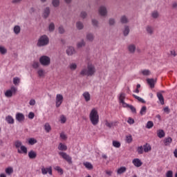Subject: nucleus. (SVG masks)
<instances>
[{
  "label": "nucleus",
  "instance_id": "obj_8",
  "mask_svg": "<svg viewBox=\"0 0 177 177\" xmlns=\"http://www.w3.org/2000/svg\"><path fill=\"white\" fill-rule=\"evenodd\" d=\"M98 13L102 17H106V16H107V8H106V6H101L99 8Z\"/></svg>",
  "mask_w": 177,
  "mask_h": 177
},
{
  "label": "nucleus",
  "instance_id": "obj_35",
  "mask_svg": "<svg viewBox=\"0 0 177 177\" xmlns=\"http://www.w3.org/2000/svg\"><path fill=\"white\" fill-rule=\"evenodd\" d=\"M68 67L72 71H75V70H77V66L75 63H71L69 64Z\"/></svg>",
  "mask_w": 177,
  "mask_h": 177
},
{
  "label": "nucleus",
  "instance_id": "obj_40",
  "mask_svg": "<svg viewBox=\"0 0 177 177\" xmlns=\"http://www.w3.org/2000/svg\"><path fill=\"white\" fill-rule=\"evenodd\" d=\"M157 135H158V138H164V136H165V133L164 132V130H159V131H158Z\"/></svg>",
  "mask_w": 177,
  "mask_h": 177
},
{
  "label": "nucleus",
  "instance_id": "obj_14",
  "mask_svg": "<svg viewBox=\"0 0 177 177\" xmlns=\"http://www.w3.org/2000/svg\"><path fill=\"white\" fill-rule=\"evenodd\" d=\"M66 53L68 56H73V55H75V49L73 46H70L66 49Z\"/></svg>",
  "mask_w": 177,
  "mask_h": 177
},
{
  "label": "nucleus",
  "instance_id": "obj_49",
  "mask_svg": "<svg viewBox=\"0 0 177 177\" xmlns=\"http://www.w3.org/2000/svg\"><path fill=\"white\" fill-rule=\"evenodd\" d=\"M153 126H154V123H153V122L148 121L147 123L146 128H147L148 129H150L153 128Z\"/></svg>",
  "mask_w": 177,
  "mask_h": 177
},
{
  "label": "nucleus",
  "instance_id": "obj_6",
  "mask_svg": "<svg viewBox=\"0 0 177 177\" xmlns=\"http://www.w3.org/2000/svg\"><path fill=\"white\" fill-rule=\"evenodd\" d=\"M58 154L62 157L64 160H65L68 164L71 165L73 164V158L70 156V155L67 154L66 152H59Z\"/></svg>",
  "mask_w": 177,
  "mask_h": 177
},
{
  "label": "nucleus",
  "instance_id": "obj_51",
  "mask_svg": "<svg viewBox=\"0 0 177 177\" xmlns=\"http://www.w3.org/2000/svg\"><path fill=\"white\" fill-rule=\"evenodd\" d=\"M21 2H23V0H12L11 1V3H12V5H19V3H21Z\"/></svg>",
  "mask_w": 177,
  "mask_h": 177
},
{
  "label": "nucleus",
  "instance_id": "obj_28",
  "mask_svg": "<svg viewBox=\"0 0 177 177\" xmlns=\"http://www.w3.org/2000/svg\"><path fill=\"white\" fill-rule=\"evenodd\" d=\"M125 172H127V167H121L117 171L118 175H121L122 174H124Z\"/></svg>",
  "mask_w": 177,
  "mask_h": 177
},
{
  "label": "nucleus",
  "instance_id": "obj_60",
  "mask_svg": "<svg viewBox=\"0 0 177 177\" xmlns=\"http://www.w3.org/2000/svg\"><path fill=\"white\" fill-rule=\"evenodd\" d=\"M19 82H20V79L19 77H14L13 84L15 85H17V84H19Z\"/></svg>",
  "mask_w": 177,
  "mask_h": 177
},
{
  "label": "nucleus",
  "instance_id": "obj_58",
  "mask_svg": "<svg viewBox=\"0 0 177 177\" xmlns=\"http://www.w3.org/2000/svg\"><path fill=\"white\" fill-rule=\"evenodd\" d=\"M166 177H174V172L171 170L166 173Z\"/></svg>",
  "mask_w": 177,
  "mask_h": 177
},
{
  "label": "nucleus",
  "instance_id": "obj_39",
  "mask_svg": "<svg viewBox=\"0 0 177 177\" xmlns=\"http://www.w3.org/2000/svg\"><path fill=\"white\" fill-rule=\"evenodd\" d=\"M48 30L50 32H53L55 31V24L51 22L48 26Z\"/></svg>",
  "mask_w": 177,
  "mask_h": 177
},
{
  "label": "nucleus",
  "instance_id": "obj_56",
  "mask_svg": "<svg viewBox=\"0 0 177 177\" xmlns=\"http://www.w3.org/2000/svg\"><path fill=\"white\" fill-rule=\"evenodd\" d=\"M60 121H61V124H65L66 121H67V119L64 117V115H62L60 117Z\"/></svg>",
  "mask_w": 177,
  "mask_h": 177
},
{
  "label": "nucleus",
  "instance_id": "obj_17",
  "mask_svg": "<svg viewBox=\"0 0 177 177\" xmlns=\"http://www.w3.org/2000/svg\"><path fill=\"white\" fill-rule=\"evenodd\" d=\"M105 125L108 128H113V127H117V122H109V121H105Z\"/></svg>",
  "mask_w": 177,
  "mask_h": 177
},
{
  "label": "nucleus",
  "instance_id": "obj_30",
  "mask_svg": "<svg viewBox=\"0 0 177 177\" xmlns=\"http://www.w3.org/2000/svg\"><path fill=\"white\" fill-rule=\"evenodd\" d=\"M171 143H172V138L168 137L165 139V140H164L165 145L169 146V145H171Z\"/></svg>",
  "mask_w": 177,
  "mask_h": 177
},
{
  "label": "nucleus",
  "instance_id": "obj_21",
  "mask_svg": "<svg viewBox=\"0 0 177 177\" xmlns=\"http://www.w3.org/2000/svg\"><path fill=\"white\" fill-rule=\"evenodd\" d=\"M120 22L122 24H127V23H129V19H128V17L126 15H123L120 17Z\"/></svg>",
  "mask_w": 177,
  "mask_h": 177
},
{
  "label": "nucleus",
  "instance_id": "obj_3",
  "mask_svg": "<svg viewBox=\"0 0 177 177\" xmlns=\"http://www.w3.org/2000/svg\"><path fill=\"white\" fill-rule=\"evenodd\" d=\"M49 45V37L46 35H41L37 43V46L42 48V46H47Z\"/></svg>",
  "mask_w": 177,
  "mask_h": 177
},
{
  "label": "nucleus",
  "instance_id": "obj_19",
  "mask_svg": "<svg viewBox=\"0 0 177 177\" xmlns=\"http://www.w3.org/2000/svg\"><path fill=\"white\" fill-rule=\"evenodd\" d=\"M156 82L157 80L154 79H147V82L150 86V88H154Z\"/></svg>",
  "mask_w": 177,
  "mask_h": 177
},
{
  "label": "nucleus",
  "instance_id": "obj_31",
  "mask_svg": "<svg viewBox=\"0 0 177 177\" xmlns=\"http://www.w3.org/2000/svg\"><path fill=\"white\" fill-rule=\"evenodd\" d=\"M142 148L144 149L145 153H149V151L151 150V147L149 145V144L143 145Z\"/></svg>",
  "mask_w": 177,
  "mask_h": 177
},
{
  "label": "nucleus",
  "instance_id": "obj_32",
  "mask_svg": "<svg viewBox=\"0 0 177 177\" xmlns=\"http://www.w3.org/2000/svg\"><path fill=\"white\" fill-rule=\"evenodd\" d=\"M6 174L8 176L12 175L13 174V167H9L6 169Z\"/></svg>",
  "mask_w": 177,
  "mask_h": 177
},
{
  "label": "nucleus",
  "instance_id": "obj_18",
  "mask_svg": "<svg viewBox=\"0 0 177 177\" xmlns=\"http://www.w3.org/2000/svg\"><path fill=\"white\" fill-rule=\"evenodd\" d=\"M127 49L130 53H133L136 50V46L135 44H129Z\"/></svg>",
  "mask_w": 177,
  "mask_h": 177
},
{
  "label": "nucleus",
  "instance_id": "obj_53",
  "mask_svg": "<svg viewBox=\"0 0 177 177\" xmlns=\"http://www.w3.org/2000/svg\"><path fill=\"white\" fill-rule=\"evenodd\" d=\"M86 16H88V13H86V12H85V11L81 12L80 17H82V19H86Z\"/></svg>",
  "mask_w": 177,
  "mask_h": 177
},
{
  "label": "nucleus",
  "instance_id": "obj_36",
  "mask_svg": "<svg viewBox=\"0 0 177 177\" xmlns=\"http://www.w3.org/2000/svg\"><path fill=\"white\" fill-rule=\"evenodd\" d=\"M147 111V107H146V106H143L140 111V115H145Z\"/></svg>",
  "mask_w": 177,
  "mask_h": 177
},
{
  "label": "nucleus",
  "instance_id": "obj_25",
  "mask_svg": "<svg viewBox=\"0 0 177 177\" xmlns=\"http://www.w3.org/2000/svg\"><path fill=\"white\" fill-rule=\"evenodd\" d=\"M6 121L8 124H15V119L11 115H8L6 117Z\"/></svg>",
  "mask_w": 177,
  "mask_h": 177
},
{
  "label": "nucleus",
  "instance_id": "obj_38",
  "mask_svg": "<svg viewBox=\"0 0 177 177\" xmlns=\"http://www.w3.org/2000/svg\"><path fill=\"white\" fill-rule=\"evenodd\" d=\"M76 27L77 30H82V28H84V23L82 21H77L76 23Z\"/></svg>",
  "mask_w": 177,
  "mask_h": 177
},
{
  "label": "nucleus",
  "instance_id": "obj_27",
  "mask_svg": "<svg viewBox=\"0 0 177 177\" xmlns=\"http://www.w3.org/2000/svg\"><path fill=\"white\" fill-rule=\"evenodd\" d=\"M13 31L16 35H19L20 31H21V28H20V26L17 25L14 27Z\"/></svg>",
  "mask_w": 177,
  "mask_h": 177
},
{
  "label": "nucleus",
  "instance_id": "obj_23",
  "mask_svg": "<svg viewBox=\"0 0 177 177\" xmlns=\"http://www.w3.org/2000/svg\"><path fill=\"white\" fill-rule=\"evenodd\" d=\"M83 97L84 98V100H86V102H89V100H91V94L88 91H85L83 93Z\"/></svg>",
  "mask_w": 177,
  "mask_h": 177
},
{
  "label": "nucleus",
  "instance_id": "obj_57",
  "mask_svg": "<svg viewBox=\"0 0 177 177\" xmlns=\"http://www.w3.org/2000/svg\"><path fill=\"white\" fill-rule=\"evenodd\" d=\"M142 74L144 75H150V71L147 69L143 70L142 71Z\"/></svg>",
  "mask_w": 177,
  "mask_h": 177
},
{
  "label": "nucleus",
  "instance_id": "obj_11",
  "mask_svg": "<svg viewBox=\"0 0 177 177\" xmlns=\"http://www.w3.org/2000/svg\"><path fill=\"white\" fill-rule=\"evenodd\" d=\"M132 162H133V165L135 167H137L138 168H139V167H142V165H143V162H142V160H140V159H139V158L133 159Z\"/></svg>",
  "mask_w": 177,
  "mask_h": 177
},
{
  "label": "nucleus",
  "instance_id": "obj_20",
  "mask_svg": "<svg viewBox=\"0 0 177 177\" xmlns=\"http://www.w3.org/2000/svg\"><path fill=\"white\" fill-rule=\"evenodd\" d=\"M28 156L29 158H30V160H34L37 158V152L34 151L33 150H31L30 151L28 152Z\"/></svg>",
  "mask_w": 177,
  "mask_h": 177
},
{
  "label": "nucleus",
  "instance_id": "obj_9",
  "mask_svg": "<svg viewBox=\"0 0 177 177\" xmlns=\"http://www.w3.org/2000/svg\"><path fill=\"white\" fill-rule=\"evenodd\" d=\"M63 103V95L62 94H57L56 95V107H60Z\"/></svg>",
  "mask_w": 177,
  "mask_h": 177
},
{
  "label": "nucleus",
  "instance_id": "obj_12",
  "mask_svg": "<svg viewBox=\"0 0 177 177\" xmlns=\"http://www.w3.org/2000/svg\"><path fill=\"white\" fill-rule=\"evenodd\" d=\"M15 118L19 122H22V121H24L25 120L24 115L21 113H17L16 114Z\"/></svg>",
  "mask_w": 177,
  "mask_h": 177
},
{
  "label": "nucleus",
  "instance_id": "obj_46",
  "mask_svg": "<svg viewBox=\"0 0 177 177\" xmlns=\"http://www.w3.org/2000/svg\"><path fill=\"white\" fill-rule=\"evenodd\" d=\"M37 74L39 77H45V71H44V69H39L37 71Z\"/></svg>",
  "mask_w": 177,
  "mask_h": 177
},
{
  "label": "nucleus",
  "instance_id": "obj_55",
  "mask_svg": "<svg viewBox=\"0 0 177 177\" xmlns=\"http://www.w3.org/2000/svg\"><path fill=\"white\" fill-rule=\"evenodd\" d=\"M126 142L127 143H131L132 142V136L129 135L126 137Z\"/></svg>",
  "mask_w": 177,
  "mask_h": 177
},
{
  "label": "nucleus",
  "instance_id": "obj_64",
  "mask_svg": "<svg viewBox=\"0 0 177 177\" xmlns=\"http://www.w3.org/2000/svg\"><path fill=\"white\" fill-rule=\"evenodd\" d=\"M170 56H173V57H176V52L175 51V50H170Z\"/></svg>",
  "mask_w": 177,
  "mask_h": 177
},
{
  "label": "nucleus",
  "instance_id": "obj_26",
  "mask_svg": "<svg viewBox=\"0 0 177 177\" xmlns=\"http://www.w3.org/2000/svg\"><path fill=\"white\" fill-rule=\"evenodd\" d=\"M85 45H86V43L85 42V40H84V39H82L80 41L77 42V48H78L80 49V48H84V46H85Z\"/></svg>",
  "mask_w": 177,
  "mask_h": 177
},
{
  "label": "nucleus",
  "instance_id": "obj_47",
  "mask_svg": "<svg viewBox=\"0 0 177 177\" xmlns=\"http://www.w3.org/2000/svg\"><path fill=\"white\" fill-rule=\"evenodd\" d=\"M58 32L59 34H64L66 32V30H64V27L63 26H59L58 28Z\"/></svg>",
  "mask_w": 177,
  "mask_h": 177
},
{
  "label": "nucleus",
  "instance_id": "obj_16",
  "mask_svg": "<svg viewBox=\"0 0 177 177\" xmlns=\"http://www.w3.org/2000/svg\"><path fill=\"white\" fill-rule=\"evenodd\" d=\"M49 15H50V8H49V7H47L44 10L43 17L44 19H48V17H49Z\"/></svg>",
  "mask_w": 177,
  "mask_h": 177
},
{
  "label": "nucleus",
  "instance_id": "obj_50",
  "mask_svg": "<svg viewBox=\"0 0 177 177\" xmlns=\"http://www.w3.org/2000/svg\"><path fill=\"white\" fill-rule=\"evenodd\" d=\"M28 143L29 145H31V146H32L33 145H35V143H37V140H35V138H30L28 140Z\"/></svg>",
  "mask_w": 177,
  "mask_h": 177
},
{
  "label": "nucleus",
  "instance_id": "obj_54",
  "mask_svg": "<svg viewBox=\"0 0 177 177\" xmlns=\"http://www.w3.org/2000/svg\"><path fill=\"white\" fill-rule=\"evenodd\" d=\"M143 151L144 149L142 146L138 147L137 149V151L138 154H143Z\"/></svg>",
  "mask_w": 177,
  "mask_h": 177
},
{
  "label": "nucleus",
  "instance_id": "obj_7",
  "mask_svg": "<svg viewBox=\"0 0 177 177\" xmlns=\"http://www.w3.org/2000/svg\"><path fill=\"white\" fill-rule=\"evenodd\" d=\"M17 91V88H16L15 86L11 87V89L7 90L5 93V96L6 97H12L13 96V93H16Z\"/></svg>",
  "mask_w": 177,
  "mask_h": 177
},
{
  "label": "nucleus",
  "instance_id": "obj_45",
  "mask_svg": "<svg viewBox=\"0 0 177 177\" xmlns=\"http://www.w3.org/2000/svg\"><path fill=\"white\" fill-rule=\"evenodd\" d=\"M52 3L54 8H57L60 5V0H53Z\"/></svg>",
  "mask_w": 177,
  "mask_h": 177
},
{
  "label": "nucleus",
  "instance_id": "obj_43",
  "mask_svg": "<svg viewBox=\"0 0 177 177\" xmlns=\"http://www.w3.org/2000/svg\"><path fill=\"white\" fill-rule=\"evenodd\" d=\"M133 97H135V99L138 100V102H140L141 103H146V101H145V100H143V98H142L135 94H133Z\"/></svg>",
  "mask_w": 177,
  "mask_h": 177
},
{
  "label": "nucleus",
  "instance_id": "obj_63",
  "mask_svg": "<svg viewBox=\"0 0 177 177\" xmlns=\"http://www.w3.org/2000/svg\"><path fill=\"white\" fill-rule=\"evenodd\" d=\"M129 109L132 111V113H136V108L132 105H129Z\"/></svg>",
  "mask_w": 177,
  "mask_h": 177
},
{
  "label": "nucleus",
  "instance_id": "obj_34",
  "mask_svg": "<svg viewBox=\"0 0 177 177\" xmlns=\"http://www.w3.org/2000/svg\"><path fill=\"white\" fill-rule=\"evenodd\" d=\"M84 167L87 168V169H93V165L89 162H85L83 163Z\"/></svg>",
  "mask_w": 177,
  "mask_h": 177
},
{
  "label": "nucleus",
  "instance_id": "obj_4",
  "mask_svg": "<svg viewBox=\"0 0 177 177\" xmlns=\"http://www.w3.org/2000/svg\"><path fill=\"white\" fill-rule=\"evenodd\" d=\"M15 146L16 149H17V153H19V154H27V147L23 145L21 141L17 140L15 142Z\"/></svg>",
  "mask_w": 177,
  "mask_h": 177
},
{
  "label": "nucleus",
  "instance_id": "obj_24",
  "mask_svg": "<svg viewBox=\"0 0 177 177\" xmlns=\"http://www.w3.org/2000/svg\"><path fill=\"white\" fill-rule=\"evenodd\" d=\"M157 97L158 98L160 104L164 105V96H162V94L161 93H157Z\"/></svg>",
  "mask_w": 177,
  "mask_h": 177
},
{
  "label": "nucleus",
  "instance_id": "obj_29",
  "mask_svg": "<svg viewBox=\"0 0 177 177\" xmlns=\"http://www.w3.org/2000/svg\"><path fill=\"white\" fill-rule=\"evenodd\" d=\"M58 150H61L62 151H66V150H67V146L63 143H59L58 146Z\"/></svg>",
  "mask_w": 177,
  "mask_h": 177
},
{
  "label": "nucleus",
  "instance_id": "obj_33",
  "mask_svg": "<svg viewBox=\"0 0 177 177\" xmlns=\"http://www.w3.org/2000/svg\"><path fill=\"white\" fill-rule=\"evenodd\" d=\"M129 26H124V30H123V35L124 37H127V35L129 34Z\"/></svg>",
  "mask_w": 177,
  "mask_h": 177
},
{
  "label": "nucleus",
  "instance_id": "obj_37",
  "mask_svg": "<svg viewBox=\"0 0 177 177\" xmlns=\"http://www.w3.org/2000/svg\"><path fill=\"white\" fill-rule=\"evenodd\" d=\"M0 53L1 55H6L8 50L4 46H0Z\"/></svg>",
  "mask_w": 177,
  "mask_h": 177
},
{
  "label": "nucleus",
  "instance_id": "obj_59",
  "mask_svg": "<svg viewBox=\"0 0 177 177\" xmlns=\"http://www.w3.org/2000/svg\"><path fill=\"white\" fill-rule=\"evenodd\" d=\"M55 171H57V172H59V174H63V169H61L60 167L56 166L55 167Z\"/></svg>",
  "mask_w": 177,
  "mask_h": 177
},
{
  "label": "nucleus",
  "instance_id": "obj_44",
  "mask_svg": "<svg viewBox=\"0 0 177 177\" xmlns=\"http://www.w3.org/2000/svg\"><path fill=\"white\" fill-rule=\"evenodd\" d=\"M125 96H126L125 93H120V95L119 96V102H120V103L124 102V100L125 99Z\"/></svg>",
  "mask_w": 177,
  "mask_h": 177
},
{
  "label": "nucleus",
  "instance_id": "obj_15",
  "mask_svg": "<svg viewBox=\"0 0 177 177\" xmlns=\"http://www.w3.org/2000/svg\"><path fill=\"white\" fill-rule=\"evenodd\" d=\"M86 39H87V41L89 42H93V40L95 39V35L91 32L86 33Z\"/></svg>",
  "mask_w": 177,
  "mask_h": 177
},
{
  "label": "nucleus",
  "instance_id": "obj_22",
  "mask_svg": "<svg viewBox=\"0 0 177 177\" xmlns=\"http://www.w3.org/2000/svg\"><path fill=\"white\" fill-rule=\"evenodd\" d=\"M92 25L95 28H100V25L99 24V21L97 19H93L91 20Z\"/></svg>",
  "mask_w": 177,
  "mask_h": 177
},
{
  "label": "nucleus",
  "instance_id": "obj_48",
  "mask_svg": "<svg viewBox=\"0 0 177 177\" xmlns=\"http://www.w3.org/2000/svg\"><path fill=\"white\" fill-rule=\"evenodd\" d=\"M113 147L118 149L121 147V143H120L118 141H113Z\"/></svg>",
  "mask_w": 177,
  "mask_h": 177
},
{
  "label": "nucleus",
  "instance_id": "obj_52",
  "mask_svg": "<svg viewBox=\"0 0 177 177\" xmlns=\"http://www.w3.org/2000/svg\"><path fill=\"white\" fill-rule=\"evenodd\" d=\"M109 26H114L115 24V19L114 18H110L109 19Z\"/></svg>",
  "mask_w": 177,
  "mask_h": 177
},
{
  "label": "nucleus",
  "instance_id": "obj_61",
  "mask_svg": "<svg viewBox=\"0 0 177 177\" xmlns=\"http://www.w3.org/2000/svg\"><path fill=\"white\" fill-rule=\"evenodd\" d=\"M34 117H35L34 112H30L28 114V118H30V120H33Z\"/></svg>",
  "mask_w": 177,
  "mask_h": 177
},
{
  "label": "nucleus",
  "instance_id": "obj_42",
  "mask_svg": "<svg viewBox=\"0 0 177 177\" xmlns=\"http://www.w3.org/2000/svg\"><path fill=\"white\" fill-rule=\"evenodd\" d=\"M160 16V14L158 13V11L155 10L153 12H152L151 13V17H153V19H158V17Z\"/></svg>",
  "mask_w": 177,
  "mask_h": 177
},
{
  "label": "nucleus",
  "instance_id": "obj_10",
  "mask_svg": "<svg viewBox=\"0 0 177 177\" xmlns=\"http://www.w3.org/2000/svg\"><path fill=\"white\" fill-rule=\"evenodd\" d=\"M49 174V175H52V167H47V168H45V167H42L41 168V174L43 175H46V174Z\"/></svg>",
  "mask_w": 177,
  "mask_h": 177
},
{
  "label": "nucleus",
  "instance_id": "obj_41",
  "mask_svg": "<svg viewBox=\"0 0 177 177\" xmlns=\"http://www.w3.org/2000/svg\"><path fill=\"white\" fill-rule=\"evenodd\" d=\"M44 129L47 133L50 132V130L52 129L50 124H49V123H46L44 125Z\"/></svg>",
  "mask_w": 177,
  "mask_h": 177
},
{
  "label": "nucleus",
  "instance_id": "obj_2",
  "mask_svg": "<svg viewBox=\"0 0 177 177\" xmlns=\"http://www.w3.org/2000/svg\"><path fill=\"white\" fill-rule=\"evenodd\" d=\"M89 119L93 125L96 126L99 124V113L95 109H93L89 115Z\"/></svg>",
  "mask_w": 177,
  "mask_h": 177
},
{
  "label": "nucleus",
  "instance_id": "obj_62",
  "mask_svg": "<svg viewBox=\"0 0 177 177\" xmlns=\"http://www.w3.org/2000/svg\"><path fill=\"white\" fill-rule=\"evenodd\" d=\"M32 67L33 68H38L39 67V62H33Z\"/></svg>",
  "mask_w": 177,
  "mask_h": 177
},
{
  "label": "nucleus",
  "instance_id": "obj_13",
  "mask_svg": "<svg viewBox=\"0 0 177 177\" xmlns=\"http://www.w3.org/2000/svg\"><path fill=\"white\" fill-rule=\"evenodd\" d=\"M145 30L149 35H153L154 34V27L150 25L147 26Z\"/></svg>",
  "mask_w": 177,
  "mask_h": 177
},
{
  "label": "nucleus",
  "instance_id": "obj_1",
  "mask_svg": "<svg viewBox=\"0 0 177 177\" xmlns=\"http://www.w3.org/2000/svg\"><path fill=\"white\" fill-rule=\"evenodd\" d=\"M96 73V68H95V66L92 64H88L87 68H84L81 70L80 73V75L81 77H85L86 75L87 77H92L95 75V73Z\"/></svg>",
  "mask_w": 177,
  "mask_h": 177
},
{
  "label": "nucleus",
  "instance_id": "obj_5",
  "mask_svg": "<svg viewBox=\"0 0 177 177\" xmlns=\"http://www.w3.org/2000/svg\"><path fill=\"white\" fill-rule=\"evenodd\" d=\"M39 63L41 66H49V64H50V57L46 55H43L39 58Z\"/></svg>",
  "mask_w": 177,
  "mask_h": 177
}]
</instances>
